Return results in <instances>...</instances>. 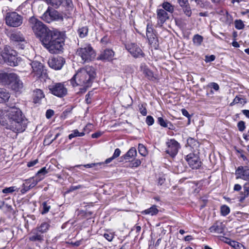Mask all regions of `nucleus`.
<instances>
[{
  "label": "nucleus",
  "instance_id": "1",
  "mask_svg": "<svg viewBox=\"0 0 249 249\" xmlns=\"http://www.w3.org/2000/svg\"><path fill=\"white\" fill-rule=\"evenodd\" d=\"M96 77L95 69L90 66H86L79 69L71 80L73 86H80L81 93H84L90 87Z\"/></svg>",
  "mask_w": 249,
  "mask_h": 249
},
{
  "label": "nucleus",
  "instance_id": "2",
  "mask_svg": "<svg viewBox=\"0 0 249 249\" xmlns=\"http://www.w3.org/2000/svg\"><path fill=\"white\" fill-rule=\"evenodd\" d=\"M6 116L10 123V129L17 132L24 131L26 127L27 120L25 119L20 109L15 105H8Z\"/></svg>",
  "mask_w": 249,
  "mask_h": 249
},
{
  "label": "nucleus",
  "instance_id": "3",
  "mask_svg": "<svg viewBox=\"0 0 249 249\" xmlns=\"http://www.w3.org/2000/svg\"><path fill=\"white\" fill-rule=\"evenodd\" d=\"M17 53L10 46H6L0 54V60L9 66H16L21 61L20 57H17Z\"/></svg>",
  "mask_w": 249,
  "mask_h": 249
},
{
  "label": "nucleus",
  "instance_id": "4",
  "mask_svg": "<svg viewBox=\"0 0 249 249\" xmlns=\"http://www.w3.org/2000/svg\"><path fill=\"white\" fill-rule=\"evenodd\" d=\"M0 77L3 82L14 90L18 91L22 88V82L15 73H2Z\"/></svg>",
  "mask_w": 249,
  "mask_h": 249
},
{
  "label": "nucleus",
  "instance_id": "5",
  "mask_svg": "<svg viewBox=\"0 0 249 249\" xmlns=\"http://www.w3.org/2000/svg\"><path fill=\"white\" fill-rule=\"evenodd\" d=\"M29 26L36 36L40 38L49 29L41 21L33 16L29 19Z\"/></svg>",
  "mask_w": 249,
  "mask_h": 249
},
{
  "label": "nucleus",
  "instance_id": "6",
  "mask_svg": "<svg viewBox=\"0 0 249 249\" xmlns=\"http://www.w3.org/2000/svg\"><path fill=\"white\" fill-rule=\"evenodd\" d=\"M76 54L81 57L83 63L91 61L95 56V53L89 45L77 49Z\"/></svg>",
  "mask_w": 249,
  "mask_h": 249
},
{
  "label": "nucleus",
  "instance_id": "7",
  "mask_svg": "<svg viewBox=\"0 0 249 249\" xmlns=\"http://www.w3.org/2000/svg\"><path fill=\"white\" fill-rule=\"evenodd\" d=\"M59 32L51 30L49 29L44 35L41 36L39 38V39L42 42L43 46L47 50L49 48H51L52 42L56 38V36H57Z\"/></svg>",
  "mask_w": 249,
  "mask_h": 249
},
{
  "label": "nucleus",
  "instance_id": "8",
  "mask_svg": "<svg viewBox=\"0 0 249 249\" xmlns=\"http://www.w3.org/2000/svg\"><path fill=\"white\" fill-rule=\"evenodd\" d=\"M50 92L54 96L62 98L67 94L68 90L64 84L57 83L49 86Z\"/></svg>",
  "mask_w": 249,
  "mask_h": 249
},
{
  "label": "nucleus",
  "instance_id": "9",
  "mask_svg": "<svg viewBox=\"0 0 249 249\" xmlns=\"http://www.w3.org/2000/svg\"><path fill=\"white\" fill-rule=\"evenodd\" d=\"M5 20L7 25L16 27L19 26L22 23L23 18L17 13L12 12L7 14Z\"/></svg>",
  "mask_w": 249,
  "mask_h": 249
},
{
  "label": "nucleus",
  "instance_id": "10",
  "mask_svg": "<svg viewBox=\"0 0 249 249\" xmlns=\"http://www.w3.org/2000/svg\"><path fill=\"white\" fill-rule=\"evenodd\" d=\"M64 45V38L59 33L55 40L52 42V47L49 48L48 51L51 53H58L62 51Z\"/></svg>",
  "mask_w": 249,
  "mask_h": 249
},
{
  "label": "nucleus",
  "instance_id": "11",
  "mask_svg": "<svg viewBox=\"0 0 249 249\" xmlns=\"http://www.w3.org/2000/svg\"><path fill=\"white\" fill-rule=\"evenodd\" d=\"M166 144L167 147L166 153L173 157H175L180 147L179 143L174 139H170L166 142Z\"/></svg>",
  "mask_w": 249,
  "mask_h": 249
},
{
  "label": "nucleus",
  "instance_id": "12",
  "mask_svg": "<svg viewBox=\"0 0 249 249\" xmlns=\"http://www.w3.org/2000/svg\"><path fill=\"white\" fill-rule=\"evenodd\" d=\"M126 49L135 58L142 57L144 53L142 49L137 44L133 43H127L125 45Z\"/></svg>",
  "mask_w": 249,
  "mask_h": 249
},
{
  "label": "nucleus",
  "instance_id": "13",
  "mask_svg": "<svg viewBox=\"0 0 249 249\" xmlns=\"http://www.w3.org/2000/svg\"><path fill=\"white\" fill-rule=\"evenodd\" d=\"M185 159L192 169H198L201 166V162L196 154L190 153L186 156Z\"/></svg>",
  "mask_w": 249,
  "mask_h": 249
},
{
  "label": "nucleus",
  "instance_id": "14",
  "mask_svg": "<svg viewBox=\"0 0 249 249\" xmlns=\"http://www.w3.org/2000/svg\"><path fill=\"white\" fill-rule=\"evenodd\" d=\"M65 62V59L61 56H53L48 60V65L52 69L56 70H60Z\"/></svg>",
  "mask_w": 249,
  "mask_h": 249
},
{
  "label": "nucleus",
  "instance_id": "15",
  "mask_svg": "<svg viewBox=\"0 0 249 249\" xmlns=\"http://www.w3.org/2000/svg\"><path fill=\"white\" fill-rule=\"evenodd\" d=\"M235 174L236 179H242L249 180V167L248 166H240L235 170Z\"/></svg>",
  "mask_w": 249,
  "mask_h": 249
},
{
  "label": "nucleus",
  "instance_id": "16",
  "mask_svg": "<svg viewBox=\"0 0 249 249\" xmlns=\"http://www.w3.org/2000/svg\"><path fill=\"white\" fill-rule=\"evenodd\" d=\"M58 18V13L53 9H50L49 8L42 16L43 20L48 23L57 19Z\"/></svg>",
  "mask_w": 249,
  "mask_h": 249
},
{
  "label": "nucleus",
  "instance_id": "17",
  "mask_svg": "<svg viewBox=\"0 0 249 249\" xmlns=\"http://www.w3.org/2000/svg\"><path fill=\"white\" fill-rule=\"evenodd\" d=\"M31 65L33 69V72L37 77H39L44 73L43 66L40 62L34 61L31 63Z\"/></svg>",
  "mask_w": 249,
  "mask_h": 249
},
{
  "label": "nucleus",
  "instance_id": "18",
  "mask_svg": "<svg viewBox=\"0 0 249 249\" xmlns=\"http://www.w3.org/2000/svg\"><path fill=\"white\" fill-rule=\"evenodd\" d=\"M157 15L158 24L160 27L162 26L163 24L169 18L167 12L162 9H158L157 10Z\"/></svg>",
  "mask_w": 249,
  "mask_h": 249
},
{
  "label": "nucleus",
  "instance_id": "19",
  "mask_svg": "<svg viewBox=\"0 0 249 249\" xmlns=\"http://www.w3.org/2000/svg\"><path fill=\"white\" fill-rule=\"evenodd\" d=\"M114 55V53L112 50L106 49L101 53L98 59L109 61L113 59Z\"/></svg>",
  "mask_w": 249,
  "mask_h": 249
},
{
  "label": "nucleus",
  "instance_id": "20",
  "mask_svg": "<svg viewBox=\"0 0 249 249\" xmlns=\"http://www.w3.org/2000/svg\"><path fill=\"white\" fill-rule=\"evenodd\" d=\"M225 226L222 222L216 221L209 228L211 232L222 233L224 232Z\"/></svg>",
  "mask_w": 249,
  "mask_h": 249
},
{
  "label": "nucleus",
  "instance_id": "21",
  "mask_svg": "<svg viewBox=\"0 0 249 249\" xmlns=\"http://www.w3.org/2000/svg\"><path fill=\"white\" fill-rule=\"evenodd\" d=\"M29 239L33 242H41L44 240V236L36 229L33 230L30 233Z\"/></svg>",
  "mask_w": 249,
  "mask_h": 249
},
{
  "label": "nucleus",
  "instance_id": "22",
  "mask_svg": "<svg viewBox=\"0 0 249 249\" xmlns=\"http://www.w3.org/2000/svg\"><path fill=\"white\" fill-rule=\"evenodd\" d=\"M146 36L150 42L153 43L155 39L156 35L154 33L152 25L148 23L146 27Z\"/></svg>",
  "mask_w": 249,
  "mask_h": 249
},
{
  "label": "nucleus",
  "instance_id": "23",
  "mask_svg": "<svg viewBox=\"0 0 249 249\" xmlns=\"http://www.w3.org/2000/svg\"><path fill=\"white\" fill-rule=\"evenodd\" d=\"M244 192H242L239 196V201L243 202L245 198L249 196V182H246L243 186Z\"/></svg>",
  "mask_w": 249,
  "mask_h": 249
},
{
  "label": "nucleus",
  "instance_id": "24",
  "mask_svg": "<svg viewBox=\"0 0 249 249\" xmlns=\"http://www.w3.org/2000/svg\"><path fill=\"white\" fill-rule=\"evenodd\" d=\"M140 69L148 79H152L153 78V73L152 71L148 68L147 66L145 64H141L140 66Z\"/></svg>",
  "mask_w": 249,
  "mask_h": 249
},
{
  "label": "nucleus",
  "instance_id": "25",
  "mask_svg": "<svg viewBox=\"0 0 249 249\" xmlns=\"http://www.w3.org/2000/svg\"><path fill=\"white\" fill-rule=\"evenodd\" d=\"M34 102L35 103H39L42 98L45 97L43 91L40 89H36L34 91Z\"/></svg>",
  "mask_w": 249,
  "mask_h": 249
},
{
  "label": "nucleus",
  "instance_id": "26",
  "mask_svg": "<svg viewBox=\"0 0 249 249\" xmlns=\"http://www.w3.org/2000/svg\"><path fill=\"white\" fill-rule=\"evenodd\" d=\"M158 122L162 127H167L170 129H173L174 125L172 124L166 120H164L162 117H158Z\"/></svg>",
  "mask_w": 249,
  "mask_h": 249
},
{
  "label": "nucleus",
  "instance_id": "27",
  "mask_svg": "<svg viewBox=\"0 0 249 249\" xmlns=\"http://www.w3.org/2000/svg\"><path fill=\"white\" fill-rule=\"evenodd\" d=\"M159 212V210L156 205H153L150 208L142 211V213L144 214H149L151 216L156 215Z\"/></svg>",
  "mask_w": 249,
  "mask_h": 249
},
{
  "label": "nucleus",
  "instance_id": "28",
  "mask_svg": "<svg viewBox=\"0 0 249 249\" xmlns=\"http://www.w3.org/2000/svg\"><path fill=\"white\" fill-rule=\"evenodd\" d=\"M225 239L224 242L226 243L234 248L235 249H241L242 248H244L243 246L238 242L231 240L228 238H225Z\"/></svg>",
  "mask_w": 249,
  "mask_h": 249
},
{
  "label": "nucleus",
  "instance_id": "29",
  "mask_svg": "<svg viewBox=\"0 0 249 249\" xmlns=\"http://www.w3.org/2000/svg\"><path fill=\"white\" fill-rule=\"evenodd\" d=\"M48 173V172L46 167H44L37 172L35 177L37 178L38 181H40L44 178L45 175Z\"/></svg>",
  "mask_w": 249,
  "mask_h": 249
},
{
  "label": "nucleus",
  "instance_id": "30",
  "mask_svg": "<svg viewBox=\"0 0 249 249\" xmlns=\"http://www.w3.org/2000/svg\"><path fill=\"white\" fill-rule=\"evenodd\" d=\"M10 38L11 40L17 42H22L24 41L23 36L20 33V32H16L11 34Z\"/></svg>",
  "mask_w": 249,
  "mask_h": 249
},
{
  "label": "nucleus",
  "instance_id": "31",
  "mask_svg": "<svg viewBox=\"0 0 249 249\" xmlns=\"http://www.w3.org/2000/svg\"><path fill=\"white\" fill-rule=\"evenodd\" d=\"M50 228V224L46 222H42L39 226L36 227V229L41 233H43L47 231Z\"/></svg>",
  "mask_w": 249,
  "mask_h": 249
},
{
  "label": "nucleus",
  "instance_id": "32",
  "mask_svg": "<svg viewBox=\"0 0 249 249\" xmlns=\"http://www.w3.org/2000/svg\"><path fill=\"white\" fill-rule=\"evenodd\" d=\"M137 155V151L135 148H131L128 152L123 156L124 159L128 160L133 157L136 156Z\"/></svg>",
  "mask_w": 249,
  "mask_h": 249
},
{
  "label": "nucleus",
  "instance_id": "33",
  "mask_svg": "<svg viewBox=\"0 0 249 249\" xmlns=\"http://www.w3.org/2000/svg\"><path fill=\"white\" fill-rule=\"evenodd\" d=\"M51 208V205L50 202L48 201L43 202L41 205V214H44L48 213Z\"/></svg>",
  "mask_w": 249,
  "mask_h": 249
},
{
  "label": "nucleus",
  "instance_id": "34",
  "mask_svg": "<svg viewBox=\"0 0 249 249\" xmlns=\"http://www.w3.org/2000/svg\"><path fill=\"white\" fill-rule=\"evenodd\" d=\"M39 182L38 181L37 178L34 176L33 178H31L25 180V182L29 186L31 189L34 187L37 183Z\"/></svg>",
  "mask_w": 249,
  "mask_h": 249
},
{
  "label": "nucleus",
  "instance_id": "35",
  "mask_svg": "<svg viewBox=\"0 0 249 249\" xmlns=\"http://www.w3.org/2000/svg\"><path fill=\"white\" fill-rule=\"evenodd\" d=\"M9 97V93L5 89L0 88V102L8 100Z\"/></svg>",
  "mask_w": 249,
  "mask_h": 249
},
{
  "label": "nucleus",
  "instance_id": "36",
  "mask_svg": "<svg viewBox=\"0 0 249 249\" xmlns=\"http://www.w3.org/2000/svg\"><path fill=\"white\" fill-rule=\"evenodd\" d=\"M162 9L164 10L166 12L172 14L174 10V6L168 2H164L162 4Z\"/></svg>",
  "mask_w": 249,
  "mask_h": 249
},
{
  "label": "nucleus",
  "instance_id": "37",
  "mask_svg": "<svg viewBox=\"0 0 249 249\" xmlns=\"http://www.w3.org/2000/svg\"><path fill=\"white\" fill-rule=\"evenodd\" d=\"M77 32L80 37H85L88 35V28L87 26L82 27L78 30Z\"/></svg>",
  "mask_w": 249,
  "mask_h": 249
},
{
  "label": "nucleus",
  "instance_id": "38",
  "mask_svg": "<svg viewBox=\"0 0 249 249\" xmlns=\"http://www.w3.org/2000/svg\"><path fill=\"white\" fill-rule=\"evenodd\" d=\"M50 3L53 6L56 8L58 7L61 4L64 6H67L66 5L64 0H50Z\"/></svg>",
  "mask_w": 249,
  "mask_h": 249
},
{
  "label": "nucleus",
  "instance_id": "39",
  "mask_svg": "<svg viewBox=\"0 0 249 249\" xmlns=\"http://www.w3.org/2000/svg\"><path fill=\"white\" fill-rule=\"evenodd\" d=\"M53 133L51 132H49L46 136L45 139L44 140V144L46 145H49L51 144L53 142V140L51 139L53 136Z\"/></svg>",
  "mask_w": 249,
  "mask_h": 249
},
{
  "label": "nucleus",
  "instance_id": "40",
  "mask_svg": "<svg viewBox=\"0 0 249 249\" xmlns=\"http://www.w3.org/2000/svg\"><path fill=\"white\" fill-rule=\"evenodd\" d=\"M193 40L195 44L199 46L203 41V37L199 35H196L194 36Z\"/></svg>",
  "mask_w": 249,
  "mask_h": 249
},
{
  "label": "nucleus",
  "instance_id": "41",
  "mask_svg": "<svg viewBox=\"0 0 249 249\" xmlns=\"http://www.w3.org/2000/svg\"><path fill=\"white\" fill-rule=\"evenodd\" d=\"M181 7L184 14L188 17H191L192 15V11L189 4L185 5Z\"/></svg>",
  "mask_w": 249,
  "mask_h": 249
},
{
  "label": "nucleus",
  "instance_id": "42",
  "mask_svg": "<svg viewBox=\"0 0 249 249\" xmlns=\"http://www.w3.org/2000/svg\"><path fill=\"white\" fill-rule=\"evenodd\" d=\"M220 212L222 215L225 216L230 213V209L227 205H222L220 208Z\"/></svg>",
  "mask_w": 249,
  "mask_h": 249
},
{
  "label": "nucleus",
  "instance_id": "43",
  "mask_svg": "<svg viewBox=\"0 0 249 249\" xmlns=\"http://www.w3.org/2000/svg\"><path fill=\"white\" fill-rule=\"evenodd\" d=\"M187 144L191 147L194 148L197 146L198 142L194 139L189 138L187 139Z\"/></svg>",
  "mask_w": 249,
  "mask_h": 249
},
{
  "label": "nucleus",
  "instance_id": "44",
  "mask_svg": "<svg viewBox=\"0 0 249 249\" xmlns=\"http://www.w3.org/2000/svg\"><path fill=\"white\" fill-rule=\"evenodd\" d=\"M85 135V133L83 132H79L78 130L75 129L73 131L72 133L69 135V138L71 139L75 137H81Z\"/></svg>",
  "mask_w": 249,
  "mask_h": 249
},
{
  "label": "nucleus",
  "instance_id": "45",
  "mask_svg": "<svg viewBox=\"0 0 249 249\" xmlns=\"http://www.w3.org/2000/svg\"><path fill=\"white\" fill-rule=\"evenodd\" d=\"M138 151L139 153L143 157H145L147 154L146 147L142 144H139Z\"/></svg>",
  "mask_w": 249,
  "mask_h": 249
},
{
  "label": "nucleus",
  "instance_id": "46",
  "mask_svg": "<svg viewBox=\"0 0 249 249\" xmlns=\"http://www.w3.org/2000/svg\"><path fill=\"white\" fill-rule=\"evenodd\" d=\"M15 191H18V189L16 186H11L3 189L2 192L4 194H11Z\"/></svg>",
  "mask_w": 249,
  "mask_h": 249
},
{
  "label": "nucleus",
  "instance_id": "47",
  "mask_svg": "<svg viewBox=\"0 0 249 249\" xmlns=\"http://www.w3.org/2000/svg\"><path fill=\"white\" fill-rule=\"evenodd\" d=\"M195 2H196L197 6L202 8H206L209 4L208 2L204 1L202 0H195Z\"/></svg>",
  "mask_w": 249,
  "mask_h": 249
},
{
  "label": "nucleus",
  "instance_id": "48",
  "mask_svg": "<svg viewBox=\"0 0 249 249\" xmlns=\"http://www.w3.org/2000/svg\"><path fill=\"white\" fill-rule=\"evenodd\" d=\"M242 96H236L234 98V102L237 104L240 103L245 105L247 103V101L246 98L241 97Z\"/></svg>",
  "mask_w": 249,
  "mask_h": 249
},
{
  "label": "nucleus",
  "instance_id": "49",
  "mask_svg": "<svg viewBox=\"0 0 249 249\" xmlns=\"http://www.w3.org/2000/svg\"><path fill=\"white\" fill-rule=\"evenodd\" d=\"M245 25L244 24L243 21L239 20H236L235 21V27L238 30L242 29L244 28Z\"/></svg>",
  "mask_w": 249,
  "mask_h": 249
},
{
  "label": "nucleus",
  "instance_id": "50",
  "mask_svg": "<svg viewBox=\"0 0 249 249\" xmlns=\"http://www.w3.org/2000/svg\"><path fill=\"white\" fill-rule=\"evenodd\" d=\"M218 13L223 14L224 17L220 18V20L223 22H227L228 16V12L226 11H223L222 10H221L219 12H218Z\"/></svg>",
  "mask_w": 249,
  "mask_h": 249
},
{
  "label": "nucleus",
  "instance_id": "51",
  "mask_svg": "<svg viewBox=\"0 0 249 249\" xmlns=\"http://www.w3.org/2000/svg\"><path fill=\"white\" fill-rule=\"evenodd\" d=\"M101 164H102L101 163H91L85 164L83 165H77L75 167H81L82 166H83L86 168H92V167H93L95 166H97L98 165H101Z\"/></svg>",
  "mask_w": 249,
  "mask_h": 249
},
{
  "label": "nucleus",
  "instance_id": "52",
  "mask_svg": "<svg viewBox=\"0 0 249 249\" xmlns=\"http://www.w3.org/2000/svg\"><path fill=\"white\" fill-rule=\"evenodd\" d=\"M237 127H238V130L240 131H241V132L243 131L245 129V128H246L245 123L243 121H240L237 123Z\"/></svg>",
  "mask_w": 249,
  "mask_h": 249
},
{
  "label": "nucleus",
  "instance_id": "53",
  "mask_svg": "<svg viewBox=\"0 0 249 249\" xmlns=\"http://www.w3.org/2000/svg\"><path fill=\"white\" fill-rule=\"evenodd\" d=\"M141 164V161L139 159H136L132 161L129 166L131 167H137Z\"/></svg>",
  "mask_w": 249,
  "mask_h": 249
},
{
  "label": "nucleus",
  "instance_id": "54",
  "mask_svg": "<svg viewBox=\"0 0 249 249\" xmlns=\"http://www.w3.org/2000/svg\"><path fill=\"white\" fill-rule=\"evenodd\" d=\"M103 236L107 241L109 242L111 241L114 238L113 234L111 232L105 233Z\"/></svg>",
  "mask_w": 249,
  "mask_h": 249
},
{
  "label": "nucleus",
  "instance_id": "55",
  "mask_svg": "<svg viewBox=\"0 0 249 249\" xmlns=\"http://www.w3.org/2000/svg\"><path fill=\"white\" fill-rule=\"evenodd\" d=\"M145 122L147 125H151L154 123V119L151 116H148L146 118Z\"/></svg>",
  "mask_w": 249,
  "mask_h": 249
},
{
  "label": "nucleus",
  "instance_id": "56",
  "mask_svg": "<svg viewBox=\"0 0 249 249\" xmlns=\"http://www.w3.org/2000/svg\"><path fill=\"white\" fill-rule=\"evenodd\" d=\"M215 59V56L214 55H206L205 61L206 63L214 61Z\"/></svg>",
  "mask_w": 249,
  "mask_h": 249
},
{
  "label": "nucleus",
  "instance_id": "57",
  "mask_svg": "<svg viewBox=\"0 0 249 249\" xmlns=\"http://www.w3.org/2000/svg\"><path fill=\"white\" fill-rule=\"evenodd\" d=\"M22 188L20 190V192L22 194H25L27 191H28L31 188L29 187V186L25 182L22 185Z\"/></svg>",
  "mask_w": 249,
  "mask_h": 249
},
{
  "label": "nucleus",
  "instance_id": "58",
  "mask_svg": "<svg viewBox=\"0 0 249 249\" xmlns=\"http://www.w3.org/2000/svg\"><path fill=\"white\" fill-rule=\"evenodd\" d=\"M208 86L209 87L213 88L214 90L216 91L219 89V85L217 83L214 82L210 83L208 85Z\"/></svg>",
  "mask_w": 249,
  "mask_h": 249
},
{
  "label": "nucleus",
  "instance_id": "59",
  "mask_svg": "<svg viewBox=\"0 0 249 249\" xmlns=\"http://www.w3.org/2000/svg\"><path fill=\"white\" fill-rule=\"evenodd\" d=\"M139 110L143 116H146L147 114V110L145 107H143L142 105H141V107H139Z\"/></svg>",
  "mask_w": 249,
  "mask_h": 249
},
{
  "label": "nucleus",
  "instance_id": "60",
  "mask_svg": "<svg viewBox=\"0 0 249 249\" xmlns=\"http://www.w3.org/2000/svg\"><path fill=\"white\" fill-rule=\"evenodd\" d=\"M54 114V111L51 109H48L46 112V117L47 118H50Z\"/></svg>",
  "mask_w": 249,
  "mask_h": 249
},
{
  "label": "nucleus",
  "instance_id": "61",
  "mask_svg": "<svg viewBox=\"0 0 249 249\" xmlns=\"http://www.w3.org/2000/svg\"><path fill=\"white\" fill-rule=\"evenodd\" d=\"M38 162V160L37 159L33 161H29L27 163V166L28 167H33L34 165H35L36 163H37Z\"/></svg>",
  "mask_w": 249,
  "mask_h": 249
},
{
  "label": "nucleus",
  "instance_id": "62",
  "mask_svg": "<svg viewBox=\"0 0 249 249\" xmlns=\"http://www.w3.org/2000/svg\"><path fill=\"white\" fill-rule=\"evenodd\" d=\"M120 154H121V150H120V149L116 148L115 150V151H114V152L113 153V155L112 157L114 159H116V158H117V157H118L120 156Z\"/></svg>",
  "mask_w": 249,
  "mask_h": 249
},
{
  "label": "nucleus",
  "instance_id": "63",
  "mask_svg": "<svg viewBox=\"0 0 249 249\" xmlns=\"http://www.w3.org/2000/svg\"><path fill=\"white\" fill-rule=\"evenodd\" d=\"M178 2L181 7L189 4L188 0H178Z\"/></svg>",
  "mask_w": 249,
  "mask_h": 249
},
{
  "label": "nucleus",
  "instance_id": "64",
  "mask_svg": "<svg viewBox=\"0 0 249 249\" xmlns=\"http://www.w3.org/2000/svg\"><path fill=\"white\" fill-rule=\"evenodd\" d=\"M181 112L184 116H186V117L190 118V115L186 109H185V108L182 109Z\"/></svg>",
  "mask_w": 249,
  "mask_h": 249
}]
</instances>
